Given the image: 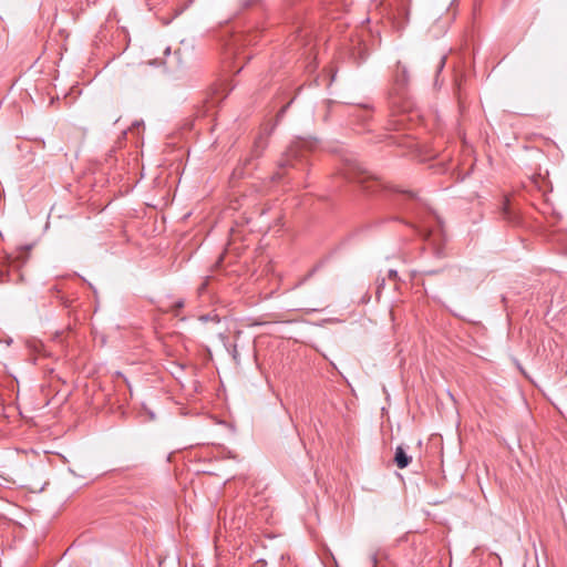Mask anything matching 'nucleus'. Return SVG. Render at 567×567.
<instances>
[{
    "label": "nucleus",
    "mask_w": 567,
    "mask_h": 567,
    "mask_svg": "<svg viewBox=\"0 0 567 567\" xmlns=\"http://www.w3.org/2000/svg\"><path fill=\"white\" fill-rule=\"evenodd\" d=\"M316 143L310 140L298 138L293 141L279 161V167H296L297 162H301L305 154L315 147Z\"/></svg>",
    "instance_id": "f257e3e1"
},
{
    "label": "nucleus",
    "mask_w": 567,
    "mask_h": 567,
    "mask_svg": "<svg viewBox=\"0 0 567 567\" xmlns=\"http://www.w3.org/2000/svg\"><path fill=\"white\" fill-rule=\"evenodd\" d=\"M272 128L265 130L255 140L249 155L243 161L245 167H247L254 159L259 158L268 145V136Z\"/></svg>",
    "instance_id": "f03ea898"
},
{
    "label": "nucleus",
    "mask_w": 567,
    "mask_h": 567,
    "mask_svg": "<svg viewBox=\"0 0 567 567\" xmlns=\"http://www.w3.org/2000/svg\"><path fill=\"white\" fill-rule=\"evenodd\" d=\"M394 462L399 468H405L410 464L411 457L402 446L395 449Z\"/></svg>",
    "instance_id": "7ed1b4c3"
},
{
    "label": "nucleus",
    "mask_w": 567,
    "mask_h": 567,
    "mask_svg": "<svg viewBox=\"0 0 567 567\" xmlns=\"http://www.w3.org/2000/svg\"><path fill=\"white\" fill-rule=\"evenodd\" d=\"M27 346H28L30 353L33 355V358H32L33 363L37 362V354L47 355V353L44 351V346L41 342L29 341Z\"/></svg>",
    "instance_id": "20e7f679"
},
{
    "label": "nucleus",
    "mask_w": 567,
    "mask_h": 567,
    "mask_svg": "<svg viewBox=\"0 0 567 567\" xmlns=\"http://www.w3.org/2000/svg\"><path fill=\"white\" fill-rule=\"evenodd\" d=\"M394 76H395V82L400 85H405L409 81L408 70L400 62L396 65Z\"/></svg>",
    "instance_id": "39448f33"
},
{
    "label": "nucleus",
    "mask_w": 567,
    "mask_h": 567,
    "mask_svg": "<svg viewBox=\"0 0 567 567\" xmlns=\"http://www.w3.org/2000/svg\"><path fill=\"white\" fill-rule=\"evenodd\" d=\"M184 307V300L183 299H179L177 301H175L172 307H171V311L177 316L178 315V310L182 309Z\"/></svg>",
    "instance_id": "423d86ee"
},
{
    "label": "nucleus",
    "mask_w": 567,
    "mask_h": 567,
    "mask_svg": "<svg viewBox=\"0 0 567 567\" xmlns=\"http://www.w3.org/2000/svg\"><path fill=\"white\" fill-rule=\"evenodd\" d=\"M445 60H446V56L445 55H442L441 56V60H440V64H439V71H441L444 65H445Z\"/></svg>",
    "instance_id": "0eeeda50"
},
{
    "label": "nucleus",
    "mask_w": 567,
    "mask_h": 567,
    "mask_svg": "<svg viewBox=\"0 0 567 567\" xmlns=\"http://www.w3.org/2000/svg\"><path fill=\"white\" fill-rule=\"evenodd\" d=\"M388 275H389L390 279H396V277H398L396 270H393V269H390Z\"/></svg>",
    "instance_id": "6e6552de"
},
{
    "label": "nucleus",
    "mask_w": 567,
    "mask_h": 567,
    "mask_svg": "<svg viewBox=\"0 0 567 567\" xmlns=\"http://www.w3.org/2000/svg\"><path fill=\"white\" fill-rule=\"evenodd\" d=\"M171 53V49L169 48H166L165 49V54L168 55Z\"/></svg>",
    "instance_id": "1a4fd4ad"
},
{
    "label": "nucleus",
    "mask_w": 567,
    "mask_h": 567,
    "mask_svg": "<svg viewBox=\"0 0 567 567\" xmlns=\"http://www.w3.org/2000/svg\"><path fill=\"white\" fill-rule=\"evenodd\" d=\"M274 177L279 179L281 178V175L279 173H276Z\"/></svg>",
    "instance_id": "9d476101"
},
{
    "label": "nucleus",
    "mask_w": 567,
    "mask_h": 567,
    "mask_svg": "<svg viewBox=\"0 0 567 567\" xmlns=\"http://www.w3.org/2000/svg\"><path fill=\"white\" fill-rule=\"evenodd\" d=\"M375 561H377L375 556H372V563L375 564Z\"/></svg>",
    "instance_id": "9b49d317"
},
{
    "label": "nucleus",
    "mask_w": 567,
    "mask_h": 567,
    "mask_svg": "<svg viewBox=\"0 0 567 567\" xmlns=\"http://www.w3.org/2000/svg\"><path fill=\"white\" fill-rule=\"evenodd\" d=\"M286 107H282L280 111V115L285 112Z\"/></svg>",
    "instance_id": "f8f14e48"
}]
</instances>
